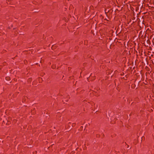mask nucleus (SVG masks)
I'll use <instances>...</instances> for the list:
<instances>
[{"label":"nucleus","mask_w":154,"mask_h":154,"mask_svg":"<svg viewBox=\"0 0 154 154\" xmlns=\"http://www.w3.org/2000/svg\"><path fill=\"white\" fill-rule=\"evenodd\" d=\"M98 136H99V135H97V137H98Z\"/></svg>","instance_id":"obj_17"},{"label":"nucleus","mask_w":154,"mask_h":154,"mask_svg":"<svg viewBox=\"0 0 154 154\" xmlns=\"http://www.w3.org/2000/svg\"><path fill=\"white\" fill-rule=\"evenodd\" d=\"M5 79L8 81H9L11 80L10 77L9 76H7L5 77Z\"/></svg>","instance_id":"obj_2"},{"label":"nucleus","mask_w":154,"mask_h":154,"mask_svg":"<svg viewBox=\"0 0 154 154\" xmlns=\"http://www.w3.org/2000/svg\"><path fill=\"white\" fill-rule=\"evenodd\" d=\"M7 122L6 123V125H9L10 123V121L8 120H7Z\"/></svg>","instance_id":"obj_4"},{"label":"nucleus","mask_w":154,"mask_h":154,"mask_svg":"<svg viewBox=\"0 0 154 154\" xmlns=\"http://www.w3.org/2000/svg\"><path fill=\"white\" fill-rule=\"evenodd\" d=\"M125 77H126V78H127V77H126V75H125Z\"/></svg>","instance_id":"obj_19"},{"label":"nucleus","mask_w":154,"mask_h":154,"mask_svg":"<svg viewBox=\"0 0 154 154\" xmlns=\"http://www.w3.org/2000/svg\"><path fill=\"white\" fill-rule=\"evenodd\" d=\"M56 46L54 45H53L51 47V48L52 50H54L56 48Z\"/></svg>","instance_id":"obj_5"},{"label":"nucleus","mask_w":154,"mask_h":154,"mask_svg":"<svg viewBox=\"0 0 154 154\" xmlns=\"http://www.w3.org/2000/svg\"><path fill=\"white\" fill-rule=\"evenodd\" d=\"M124 75V72H122V73H121V74H120V75H122H122Z\"/></svg>","instance_id":"obj_13"},{"label":"nucleus","mask_w":154,"mask_h":154,"mask_svg":"<svg viewBox=\"0 0 154 154\" xmlns=\"http://www.w3.org/2000/svg\"><path fill=\"white\" fill-rule=\"evenodd\" d=\"M142 31L140 32V33Z\"/></svg>","instance_id":"obj_20"},{"label":"nucleus","mask_w":154,"mask_h":154,"mask_svg":"<svg viewBox=\"0 0 154 154\" xmlns=\"http://www.w3.org/2000/svg\"><path fill=\"white\" fill-rule=\"evenodd\" d=\"M76 125V124L75 123H73L72 125V127H74Z\"/></svg>","instance_id":"obj_7"},{"label":"nucleus","mask_w":154,"mask_h":154,"mask_svg":"<svg viewBox=\"0 0 154 154\" xmlns=\"http://www.w3.org/2000/svg\"><path fill=\"white\" fill-rule=\"evenodd\" d=\"M118 11V9H116V10H115V12H116V11Z\"/></svg>","instance_id":"obj_15"},{"label":"nucleus","mask_w":154,"mask_h":154,"mask_svg":"<svg viewBox=\"0 0 154 154\" xmlns=\"http://www.w3.org/2000/svg\"><path fill=\"white\" fill-rule=\"evenodd\" d=\"M122 78H123V79H125V80L126 79H125V78H124V77H123Z\"/></svg>","instance_id":"obj_18"},{"label":"nucleus","mask_w":154,"mask_h":154,"mask_svg":"<svg viewBox=\"0 0 154 154\" xmlns=\"http://www.w3.org/2000/svg\"><path fill=\"white\" fill-rule=\"evenodd\" d=\"M12 120V118L11 117H8V120H10H10Z\"/></svg>","instance_id":"obj_8"},{"label":"nucleus","mask_w":154,"mask_h":154,"mask_svg":"<svg viewBox=\"0 0 154 154\" xmlns=\"http://www.w3.org/2000/svg\"><path fill=\"white\" fill-rule=\"evenodd\" d=\"M32 81V78H30L27 80V82H31Z\"/></svg>","instance_id":"obj_3"},{"label":"nucleus","mask_w":154,"mask_h":154,"mask_svg":"<svg viewBox=\"0 0 154 154\" xmlns=\"http://www.w3.org/2000/svg\"><path fill=\"white\" fill-rule=\"evenodd\" d=\"M7 121V119H6L5 120H3V122H4V123H5Z\"/></svg>","instance_id":"obj_9"},{"label":"nucleus","mask_w":154,"mask_h":154,"mask_svg":"<svg viewBox=\"0 0 154 154\" xmlns=\"http://www.w3.org/2000/svg\"><path fill=\"white\" fill-rule=\"evenodd\" d=\"M98 136H99V135H97V137H98Z\"/></svg>","instance_id":"obj_16"},{"label":"nucleus","mask_w":154,"mask_h":154,"mask_svg":"<svg viewBox=\"0 0 154 154\" xmlns=\"http://www.w3.org/2000/svg\"><path fill=\"white\" fill-rule=\"evenodd\" d=\"M75 153V151H73L71 152V154H74Z\"/></svg>","instance_id":"obj_11"},{"label":"nucleus","mask_w":154,"mask_h":154,"mask_svg":"<svg viewBox=\"0 0 154 154\" xmlns=\"http://www.w3.org/2000/svg\"><path fill=\"white\" fill-rule=\"evenodd\" d=\"M113 71V70L110 69L109 70V72H108L109 74H111V73H112Z\"/></svg>","instance_id":"obj_6"},{"label":"nucleus","mask_w":154,"mask_h":154,"mask_svg":"<svg viewBox=\"0 0 154 154\" xmlns=\"http://www.w3.org/2000/svg\"><path fill=\"white\" fill-rule=\"evenodd\" d=\"M27 98V97L26 96H23V101L22 102L23 103H24L25 102L26 100V99Z\"/></svg>","instance_id":"obj_1"},{"label":"nucleus","mask_w":154,"mask_h":154,"mask_svg":"<svg viewBox=\"0 0 154 154\" xmlns=\"http://www.w3.org/2000/svg\"><path fill=\"white\" fill-rule=\"evenodd\" d=\"M52 69H54L55 68V66H52Z\"/></svg>","instance_id":"obj_14"},{"label":"nucleus","mask_w":154,"mask_h":154,"mask_svg":"<svg viewBox=\"0 0 154 154\" xmlns=\"http://www.w3.org/2000/svg\"><path fill=\"white\" fill-rule=\"evenodd\" d=\"M16 121H17V120L16 119H14L13 120V122H15V123L16 122Z\"/></svg>","instance_id":"obj_12"},{"label":"nucleus","mask_w":154,"mask_h":154,"mask_svg":"<svg viewBox=\"0 0 154 154\" xmlns=\"http://www.w3.org/2000/svg\"><path fill=\"white\" fill-rule=\"evenodd\" d=\"M71 122H69L68 123V126L70 127V125H71Z\"/></svg>","instance_id":"obj_10"}]
</instances>
